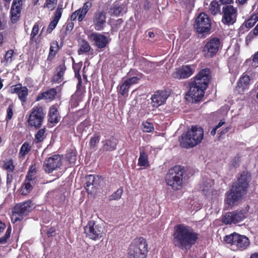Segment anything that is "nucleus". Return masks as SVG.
<instances>
[{"mask_svg":"<svg viewBox=\"0 0 258 258\" xmlns=\"http://www.w3.org/2000/svg\"><path fill=\"white\" fill-rule=\"evenodd\" d=\"M78 79V83L77 85V90L76 93H78L79 92H83L84 91V89L85 87H83L82 86V80L81 78V76L79 74H78V75L77 76Z\"/></svg>","mask_w":258,"mask_h":258,"instance_id":"obj_47","label":"nucleus"},{"mask_svg":"<svg viewBox=\"0 0 258 258\" xmlns=\"http://www.w3.org/2000/svg\"><path fill=\"white\" fill-rule=\"evenodd\" d=\"M13 180V176L10 173H8L7 177V185H11Z\"/></svg>","mask_w":258,"mask_h":258,"instance_id":"obj_56","label":"nucleus"},{"mask_svg":"<svg viewBox=\"0 0 258 258\" xmlns=\"http://www.w3.org/2000/svg\"><path fill=\"white\" fill-rule=\"evenodd\" d=\"M231 128V126L230 125L226 127L220 133V135L222 136L226 134Z\"/></svg>","mask_w":258,"mask_h":258,"instance_id":"obj_62","label":"nucleus"},{"mask_svg":"<svg viewBox=\"0 0 258 258\" xmlns=\"http://www.w3.org/2000/svg\"><path fill=\"white\" fill-rule=\"evenodd\" d=\"M77 11H78V12H77L78 13V21L81 22L83 21V20L85 18L87 12L86 11H84L82 9H79Z\"/></svg>","mask_w":258,"mask_h":258,"instance_id":"obj_52","label":"nucleus"},{"mask_svg":"<svg viewBox=\"0 0 258 258\" xmlns=\"http://www.w3.org/2000/svg\"><path fill=\"white\" fill-rule=\"evenodd\" d=\"M46 111L44 108L40 105L34 106L30 111L27 119L29 126L35 129H39L44 120Z\"/></svg>","mask_w":258,"mask_h":258,"instance_id":"obj_9","label":"nucleus"},{"mask_svg":"<svg viewBox=\"0 0 258 258\" xmlns=\"http://www.w3.org/2000/svg\"><path fill=\"white\" fill-rule=\"evenodd\" d=\"M143 131L146 133H151L154 131V126L151 123L148 121L143 122Z\"/></svg>","mask_w":258,"mask_h":258,"instance_id":"obj_44","label":"nucleus"},{"mask_svg":"<svg viewBox=\"0 0 258 258\" xmlns=\"http://www.w3.org/2000/svg\"><path fill=\"white\" fill-rule=\"evenodd\" d=\"M123 192V190L122 187H120L109 196V200L111 201L112 200H117L120 199L122 195Z\"/></svg>","mask_w":258,"mask_h":258,"instance_id":"obj_40","label":"nucleus"},{"mask_svg":"<svg viewBox=\"0 0 258 258\" xmlns=\"http://www.w3.org/2000/svg\"><path fill=\"white\" fill-rule=\"evenodd\" d=\"M37 172L36 165L35 164L32 165L27 173L26 178L29 180L34 181L36 178V174Z\"/></svg>","mask_w":258,"mask_h":258,"instance_id":"obj_36","label":"nucleus"},{"mask_svg":"<svg viewBox=\"0 0 258 258\" xmlns=\"http://www.w3.org/2000/svg\"><path fill=\"white\" fill-rule=\"evenodd\" d=\"M77 12H78V11H75L71 15V21H75L76 20L77 17H78V13Z\"/></svg>","mask_w":258,"mask_h":258,"instance_id":"obj_61","label":"nucleus"},{"mask_svg":"<svg viewBox=\"0 0 258 258\" xmlns=\"http://www.w3.org/2000/svg\"><path fill=\"white\" fill-rule=\"evenodd\" d=\"M13 105L11 104L9 106L7 110V115L6 117V120L8 122L10 120L13 115Z\"/></svg>","mask_w":258,"mask_h":258,"instance_id":"obj_49","label":"nucleus"},{"mask_svg":"<svg viewBox=\"0 0 258 258\" xmlns=\"http://www.w3.org/2000/svg\"><path fill=\"white\" fill-rule=\"evenodd\" d=\"M204 137V131L202 127L192 126L184 134H182L179 139L181 147L188 149L194 147L201 142Z\"/></svg>","mask_w":258,"mask_h":258,"instance_id":"obj_5","label":"nucleus"},{"mask_svg":"<svg viewBox=\"0 0 258 258\" xmlns=\"http://www.w3.org/2000/svg\"><path fill=\"white\" fill-rule=\"evenodd\" d=\"M252 61L254 63V66H258V51L254 54Z\"/></svg>","mask_w":258,"mask_h":258,"instance_id":"obj_60","label":"nucleus"},{"mask_svg":"<svg viewBox=\"0 0 258 258\" xmlns=\"http://www.w3.org/2000/svg\"><path fill=\"white\" fill-rule=\"evenodd\" d=\"M62 164L61 159L59 155H54L45 159L43 168L46 172L50 173L59 168Z\"/></svg>","mask_w":258,"mask_h":258,"instance_id":"obj_15","label":"nucleus"},{"mask_svg":"<svg viewBox=\"0 0 258 258\" xmlns=\"http://www.w3.org/2000/svg\"><path fill=\"white\" fill-rule=\"evenodd\" d=\"M67 70L64 61L59 64L56 68V73L53 75L51 82L54 83H60L63 79V76Z\"/></svg>","mask_w":258,"mask_h":258,"instance_id":"obj_25","label":"nucleus"},{"mask_svg":"<svg viewBox=\"0 0 258 258\" xmlns=\"http://www.w3.org/2000/svg\"><path fill=\"white\" fill-rule=\"evenodd\" d=\"M39 23L38 22H36L32 28L31 34H30V40L34 41L35 39L36 36L38 34L39 31Z\"/></svg>","mask_w":258,"mask_h":258,"instance_id":"obj_43","label":"nucleus"},{"mask_svg":"<svg viewBox=\"0 0 258 258\" xmlns=\"http://www.w3.org/2000/svg\"><path fill=\"white\" fill-rule=\"evenodd\" d=\"M224 241L230 245L231 249L233 250L245 249L250 243L247 237L235 232L226 235L224 237Z\"/></svg>","mask_w":258,"mask_h":258,"instance_id":"obj_8","label":"nucleus"},{"mask_svg":"<svg viewBox=\"0 0 258 258\" xmlns=\"http://www.w3.org/2000/svg\"><path fill=\"white\" fill-rule=\"evenodd\" d=\"M221 41L218 37H213L210 39L206 43L203 49V53L206 58H212L218 52Z\"/></svg>","mask_w":258,"mask_h":258,"instance_id":"obj_13","label":"nucleus"},{"mask_svg":"<svg viewBox=\"0 0 258 258\" xmlns=\"http://www.w3.org/2000/svg\"><path fill=\"white\" fill-rule=\"evenodd\" d=\"M258 21V12L254 13L250 18L246 20L244 24L246 28L249 29L252 28Z\"/></svg>","mask_w":258,"mask_h":258,"instance_id":"obj_33","label":"nucleus"},{"mask_svg":"<svg viewBox=\"0 0 258 258\" xmlns=\"http://www.w3.org/2000/svg\"><path fill=\"white\" fill-rule=\"evenodd\" d=\"M60 119L58 110L54 105H51L49 109L48 114V121L51 124L57 123Z\"/></svg>","mask_w":258,"mask_h":258,"instance_id":"obj_26","label":"nucleus"},{"mask_svg":"<svg viewBox=\"0 0 258 258\" xmlns=\"http://www.w3.org/2000/svg\"><path fill=\"white\" fill-rule=\"evenodd\" d=\"M255 36H257L252 31H251L245 37V41L247 43L251 41Z\"/></svg>","mask_w":258,"mask_h":258,"instance_id":"obj_54","label":"nucleus"},{"mask_svg":"<svg viewBox=\"0 0 258 258\" xmlns=\"http://www.w3.org/2000/svg\"><path fill=\"white\" fill-rule=\"evenodd\" d=\"M142 76L143 74L141 73L139 75V77H133L131 78L127 79L125 80L131 86L132 85L137 84L139 81L141 79Z\"/></svg>","mask_w":258,"mask_h":258,"instance_id":"obj_48","label":"nucleus"},{"mask_svg":"<svg viewBox=\"0 0 258 258\" xmlns=\"http://www.w3.org/2000/svg\"><path fill=\"white\" fill-rule=\"evenodd\" d=\"M138 165L140 166H149L148 157L143 150H140V157L138 159Z\"/></svg>","mask_w":258,"mask_h":258,"instance_id":"obj_31","label":"nucleus"},{"mask_svg":"<svg viewBox=\"0 0 258 258\" xmlns=\"http://www.w3.org/2000/svg\"><path fill=\"white\" fill-rule=\"evenodd\" d=\"M251 174L247 170L243 171L237 177L225 194L224 201L227 208L232 209L242 201L248 192Z\"/></svg>","mask_w":258,"mask_h":258,"instance_id":"obj_1","label":"nucleus"},{"mask_svg":"<svg viewBox=\"0 0 258 258\" xmlns=\"http://www.w3.org/2000/svg\"><path fill=\"white\" fill-rule=\"evenodd\" d=\"M58 22L55 21V20H52L49 23L47 29L46 30V33L50 34L51 32L56 27Z\"/></svg>","mask_w":258,"mask_h":258,"instance_id":"obj_51","label":"nucleus"},{"mask_svg":"<svg viewBox=\"0 0 258 258\" xmlns=\"http://www.w3.org/2000/svg\"><path fill=\"white\" fill-rule=\"evenodd\" d=\"M3 167L8 171V173H12L15 168L13 159H10L6 161L4 163Z\"/></svg>","mask_w":258,"mask_h":258,"instance_id":"obj_39","label":"nucleus"},{"mask_svg":"<svg viewBox=\"0 0 258 258\" xmlns=\"http://www.w3.org/2000/svg\"><path fill=\"white\" fill-rule=\"evenodd\" d=\"M28 91L27 87L23 86L21 84L13 85L10 88L11 93L12 94L16 93L22 104L25 103L27 100Z\"/></svg>","mask_w":258,"mask_h":258,"instance_id":"obj_19","label":"nucleus"},{"mask_svg":"<svg viewBox=\"0 0 258 258\" xmlns=\"http://www.w3.org/2000/svg\"><path fill=\"white\" fill-rule=\"evenodd\" d=\"M173 242L175 246L181 250H187L194 245L199 238V234L193 228L183 224L174 227Z\"/></svg>","mask_w":258,"mask_h":258,"instance_id":"obj_3","label":"nucleus"},{"mask_svg":"<svg viewBox=\"0 0 258 258\" xmlns=\"http://www.w3.org/2000/svg\"><path fill=\"white\" fill-rule=\"evenodd\" d=\"M86 127L85 124L84 122H82L77 127V131L79 133H82Z\"/></svg>","mask_w":258,"mask_h":258,"instance_id":"obj_58","label":"nucleus"},{"mask_svg":"<svg viewBox=\"0 0 258 258\" xmlns=\"http://www.w3.org/2000/svg\"><path fill=\"white\" fill-rule=\"evenodd\" d=\"M91 6H92V3L90 2H87L84 4L82 9L84 11L88 12L90 8L91 7Z\"/></svg>","mask_w":258,"mask_h":258,"instance_id":"obj_55","label":"nucleus"},{"mask_svg":"<svg viewBox=\"0 0 258 258\" xmlns=\"http://www.w3.org/2000/svg\"><path fill=\"white\" fill-rule=\"evenodd\" d=\"M148 252L146 239L142 237H137L130 245L127 258H146Z\"/></svg>","mask_w":258,"mask_h":258,"instance_id":"obj_6","label":"nucleus"},{"mask_svg":"<svg viewBox=\"0 0 258 258\" xmlns=\"http://www.w3.org/2000/svg\"><path fill=\"white\" fill-rule=\"evenodd\" d=\"M90 49L91 46L89 43L85 40H82L79 44V48L78 52L79 55H81L88 52L90 51Z\"/></svg>","mask_w":258,"mask_h":258,"instance_id":"obj_34","label":"nucleus"},{"mask_svg":"<svg viewBox=\"0 0 258 258\" xmlns=\"http://www.w3.org/2000/svg\"><path fill=\"white\" fill-rule=\"evenodd\" d=\"M168 96L169 95L165 90H158L156 91L151 97L153 106L157 107L163 104L166 102Z\"/></svg>","mask_w":258,"mask_h":258,"instance_id":"obj_21","label":"nucleus"},{"mask_svg":"<svg viewBox=\"0 0 258 258\" xmlns=\"http://www.w3.org/2000/svg\"><path fill=\"white\" fill-rule=\"evenodd\" d=\"M222 17L221 21L224 25L228 26L233 25L237 20L238 15L237 8L232 5H225L222 7Z\"/></svg>","mask_w":258,"mask_h":258,"instance_id":"obj_12","label":"nucleus"},{"mask_svg":"<svg viewBox=\"0 0 258 258\" xmlns=\"http://www.w3.org/2000/svg\"><path fill=\"white\" fill-rule=\"evenodd\" d=\"M100 137L97 134L94 135L90 139L89 146L91 149H94L96 147V144L99 142Z\"/></svg>","mask_w":258,"mask_h":258,"instance_id":"obj_41","label":"nucleus"},{"mask_svg":"<svg viewBox=\"0 0 258 258\" xmlns=\"http://www.w3.org/2000/svg\"><path fill=\"white\" fill-rule=\"evenodd\" d=\"M209 10L212 15L215 16L220 13V5L216 0L212 1L209 6Z\"/></svg>","mask_w":258,"mask_h":258,"instance_id":"obj_35","label":"nucleus"},{"mask_svg":"<svg viewBox=\"0 0 258 258\" xmlns=\"http://www.w3.org/2000/svg\"><path fill=\"white\" fill-rule=\"evenodd\" d=\"M55 232V229L53 227H51L49 228L46 234L48 237H51L53 236V234Z\"/></svg>","mask_w":258,"mask_h":258,"instance_id":"obj_57","label":"nucleus"},{"mask_svg":"<svg viewBox=\"0 0 258 258\" xmlns=\"http://www.w3.org/2000/svg\"><path fill=\"white\" fill-rule=\"evenodd\" d=\"M102 143L103 151L111 152L116 149L118 141L115 137L111 136L110 138L102 141Z\"/></svg>","mask_w":258,"mask_h":258,"instance_id":"obj_24","label":"nucleus"},{"mask_svg":"<svg viewBox=\"0 0 258 258\" xmlns=\"http://www.w3.org/2000/svg\"><path fill=\"white\" fill-rule=\"evenodd\" d=\"M249 82L250 78L248 75L241 77L237 83L236 90L239 93H243L244 90L248 88Z\"/></svg>","mask_w":258,"mask_h":258,"instance_id":"obj_28","label":"nucleus"},{"mask_svg":"<svg viewBox=\"0 0 258 258\" xmlns=\"http://www.w3.org/2000/svg\"><path fill=\"white\" fill-rule=\"evenodd\" d=\"M104 231V227L94 220L88 221L84 227V233L86 237L95 241L103 236Z\"/></svg>","mask_w":258,"mask_h":258,"instance_id":"obj_11","label":"nucleus"},{"mask_svg":"<svg viewBox=\"0 0 258 258\" xmlns=\"http://www.w3.org/2000/svg\"><path fill=\"white\" fill-rule=\"evenodd\" d=\"M34 181L29 180L28 179L25 178L24 182L23 183L21 188L20 189V193L22 195H27L30 193L33 188V184Z\"/></svg>","mask_w":258,"mask_h":258,"instance_id":"obj_29","label":"nucleus"},{"mask_svg":"<svg viewBox=\"0 0 258 258\" xmlns=\"http://www.w3.org/2000/svg\"><path fill=\"white\" fill-rule=\"evenodd\" d=\"M6 224L0 221V233L3 232L4 229L6 228Z\"/></svg>","mask_w":258,"mask_h":258,"instance_id":"obj_64","label":"nucleus"},{"mask_svg":"<svg viewBox=\"0 0 258 258\" xmlns=\"http://www.w3.org/2000/svg\"><path fill=\"white\" fill-rule=\"evenodd\" d=\"M123 9V6L120 5L116 1L115 2L109 9V12L111 16H118Z\"/></svg>","mask_w":258,"mask_h":258,"instance_id":"obj_30","label":"nucleus"},{"mask_svg":"<svg viewBox=\"0 0 258 258\" xmlns=\"http://www.w3.org/2000/svg\"><path fill=\"white\" fill-rule=\"evenodd\" d=\"M22 6V0L13 1L10 10V20L12 23H16L20 19Z\"/></svg>","mask_w":258,"mask_h":258,"instance_id":"obj_17","label":"nucleus"},{"mask_svg":"<svg viewBox=\"0 0 258 258\" xmlns=\"http://www.w3.org/2000/svg\"><path fill=\"white\" fill-rule=\"evenodd\" d=\"M244 209L237 210L227 212L222 217V222L226 225L236 224L243 220L246 217Z\"/></svg>","mask_w":258,"mask_h":258,"instance_id":"obj_14","label":"nucleus"},{"mask_svg":"<svg viewBox=\"0 0 258 258\" xmlns=\"http://www.w3.org/2000/svg\"><path fill=\"white\" fill-rule=\"evenodd\" d=\"M57 93L55 88L49 89L46 91L39 93L36 97L35 101H39L41 100H45L47 101H52L55 99Z\"/></svg>","mask_w":258,"mask_h":258,"instance_id":"obj_23","label":"nucleus"},{"mask_svg":"<svg viewBox=\"0 0 258 258\" xmlns=\"http://www.w3.org/2000/svg\"><path fill=\"white\" fill-rule=\"evenodd\" d=\"M74 26V24L72 22H68L66 24V31H71L72 30Z\"/></svg>","mask_w":258,"mask_h":258,"instance_id":"obj_59","label":"nucleus"},{"mask_svg":"<svg viewBox=\"0 0 258 258\" xmlns=\"http://www.w3.org/2000/svg\"><path fill=\"white\" fill-rule=\"evenodd\" d=\"M221 4L225 5H229L233 3V0H219Z\"/></svg>","mask_w":258,"mask_h":258,"instance_id":"obj_63","label":"nucleus"},{"mask_svg":"<svg viewBox=\"0 0 258 258\" xmlns=\"http://www.w3.org/2000/svg\"><path fill=\"white\" fill-rule=\"evenodd\" d=\"M186 170L183 166L175 165L170 168L166 176L165 182L173 190H178L183 186V175Z\"/></svg>","mask_w":258,"mask_h":258,"instance_id":"obj_4","label":"nucleus"},{"mask_svg":"<svg viewBox=\"0 0 258 258\" xmlns=\"http://www.w3.org/2000/svg\"><path fill=\"white\" fill-rule=\"evenodd\" d=\"M31 150V146L28 142H25L22 145L20 151H19V157H25L26 155L28 154Z\"/></svg>","mask_w":258,"mask_h":258,"instance_id":"obj_38","label":"nucleus"},{"mask_svg":"<svg viewBox=\"0 0 258 258\" xmlns=\"http://www.w3.org/2000/svg\"><path fill=\"white\" fill-rule=\"evenodd\" d=\"M66 156L68 161L70 163H74L76 161L77 156L76 153L73 152H69L67 154Z\"/></svg>","mask_w":258,"mask_h":258,"instance_id":"obj_50","label":"nucleus"},{"mask_svg":"<svg viewBox=\"0 0 258 258\" xmlns=\"http://www.w3.org/2000/svg\"><path fill=\"white\" fill-rule=\"evenodd\" d=\"M46 132V127L39 129L35 135V141L36 143L42 142L45 139V133Z\"/></svg>","mask_w":258,"mask_h":258,"instance_id":"obj_37","label":"nucleus"},{"mask_svg":"<svg viewBox=\"0 0 258 258\" xmlns=\"http://www.w3.org/2000/svg\"><path fill=\"white\" fill-rule=\"evenodd\" d=\"M195 72L194 66L191 65H183L176 69L172 74V77L176 79H184L190 77Z\"/></svg>","mask_w":258,"mask_h":258,"instance_id":"obj_18","label":"nucleus"},{"mask_svg":"<svg viewBox=\"0 0 258 258\" xmlns=\"http://www.w3.org/2000/svg\"><path fill=\"white\" fill-rule=\"evenodd\" d=\"M11 233V227L9 226L4 236L0 237V244L5 243L7 242L8 239L10 237Z\"/></svg>","mask_w":258,"mask_h":258,"instance_id":"obj_46","label":"nucleus"},{"mask_svg":"<svg viewBox=\"0 0 258 258\" xmlns=\"http://www.w3.org/2000/svg\"><path fill=\"white\" fill-rule=\"evenodd\" d=\"M194 28L198 34L204 36L210 33L211 28V20L204 13H201L195 19Z\"/></svg>","mask_w":258,"mask_h":258,"instance_id":"obj_10","label":"nucleus"},{"mask_svg":"<svg viewBox=\"0 0 258 258\" xmlns=\"http://www.w3.org/2000/svg\"><path fill=\"white\" fill-rule=\"evenodd\" d=\"M62 44L60 43V45L57 41H53L50 43L49 53L47 60L51 62L54 59L59 49L61 48Z\"/></svg>","mask_w":258,"mask_h":258,"instance_id":"obj_27","label":"nucleus"},{"mask_svg":"<svg viewBox=\"0 0 258 258\" xmlns=\"http://www.w3.org/2000/svg\"><path fill=\"white\" fill-rule=\"evenodd\" d=\"M212 80L211 70L209 68L202 69L188 83V91L185 96L191 98L192 103L202 101L205 90Z\"/></svg>","mask_w":258,"mask_h":258,"instance_id":"obj_2","label":"nucleus"},{"mask_svg":"<svg viewBox=\"0 0 258 258\" xmlns=\"http://www.w3.org/2000/svg\"><path fill=\"white\" fill-rule=\"evenodd\" d=\"M93 21L96 30H102L106 22V14L104 12L97 11L93 17Z\"/></svg>","mask_w":258,"mask_h":258,"instance_id":"obj_22","label":"nucleus"},{"mask_svg":"<svg viewBox=\"0 0 258 258\" xmlns=\"http://www.w3.org/2000/svg\"><path fill=\"white\" fill-rule=\"evenodd\" d=\"M14 51L13 50H9L6 52L5 55V59L7 62H11L12 61V57L13 55Z\"/></svg>","mask_w":258,"mask_h":258,"instance_id":"obj_53","label":"nucleus"},{"mask_svg":"<svg viewBox=\"0 0 258 258\" xmlns=\"http://www.w3.org/2000/svg\"><path fill=\"white\" fill-rule=\"evenodd\" d=\"M61 5H59L57 9L56 10L54 13V16L53 20H55V21L58 22L59 19L61 18L62 13V8Z\"/></svg>","mask_w":258,"mask_h":258,"instance_id":"obj_45","label":"nucleus"},{"mask_svg":"<svg viewBox=\"0 0 258 258\" xmlns=\"http://www.w3.org/2000/svg\"><path fill=\"white\" fill-rule=\"evenodd\" d=\"M90 41L93 42V45L98 49H103L109 43L107 37L101 33L93 32L88 36Z\"/></svg>","mask_w":258,"mask_h":258,"instance_id":"obj_16","label":"nucleus"},{"mask_svg":"<svg viewBox=\"0 0 258 258\" xmlns=\"http://www.w3.org/2000/svg\"><path fill=\"white\" fill-rule=\"evenodd\" d=\"M35 208L34 203L31 200L17 203L12 209V220L14 222L21 221Z\"/></svg>","mask_w":258,"mask_h":258,"instance_id":"obj_7","label":"nucleus"},{"mask_svg":"<svg viewBox=\"0 0 258 258\" xmlns=\"http://www.w3.org/2000/svg\"><path fill=\"white\" fill-rule=\"evenodd\" d=\"M57 0H45L44 8H47L49 10H53L57 5Z\"/></svg>","mask_w":258,"mask_h":258,"instance_id":"obj_42","label":"nucleus"},{"mask_svg":"<svg viewBox=\"0 0 258 258\" xmlns=\"http://www.w3.org/2000/svg\"><path fill=\"white\" fill-rule=\"evenodd\" d=\"M86 181L85 188L88 193H92L93 187L98 186L102 180L101 176L99 175H88L86 177Z\"/></svg>","mask_w":258,"mask_h":258,"instance_id":"obj_20","label":"nucleus"},{"mask_svg":"<svg viewBox=\"0 0 258 258\" xmlns=\"http://www.w3.org/2000/svg\"><path fill=\"white\" fill-rule=\"evenodd\" d=\"M130 87L131 85L125 80L122 84L118 86L117 89L118 93L122 96H127Z\"/></svg>","mask_w":258,"mask_h":258,"instance_id":"obj_32","label":"nucleus"}]
</instances>
